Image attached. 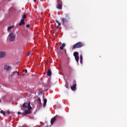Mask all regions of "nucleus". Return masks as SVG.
Returning a JSON list of instances; mask_svg holds the SVG:
<instances>
[{
    "label": "nucleus",
    "mask_w": 127,
    "mask_h": 127,
    "mask_svg": "<svg viewBox=\"0 0 127 127\" xmlns=\"http://www.w3.org/2000/svg\"><path fill=\"white\" fill-rule=\"evenodd\" d=\"M24 23H25L24 20L21 19L19 24V25L20 26H21V25H23V24H24Z\"/></svg>",
    "instance_id": "obj_13"
},
{
    "label": "nucleus",
    "mask_w": 127,
    "mask_h": 127,
    "mask_svg": "<svg viewBox=\"0 0 127 127\" xmlns=\"http://www.w3.org/2000/svg\"><path fill=\"white\" fill-rule=\"evenodd\" d=\"M64 52H65V53H66V50H64Z\"/></svg>",
    "instance_id": "obj_33"
},
{
    "label": "nucleus",
    "mask_w": 127,
    "mask_h": 127,
    "mask_svg": "<svg viewBox=\"0 0 127 127\" xmlns=\"http://www.w3.org/2000/svg\"><path fill=\"white\" fill-rule=\"evenodd\" d=\"M26 26V27H27V28H29V27H30V25L27 24Z\"/></svg>",
    "instance_id": "obj_25"
},
{
    "label": "nucleus",
    "mask_w": 127,
    "mask_h": 127,
    "mask_svg": "<svg viewBox=\"0 0 127 127\" xmlns=\"http://www.w3.org/2000/svg\"><path fill=\"white\" fill-rule=\"evenodd\" d=\"M47 103V99H45L44 100V104H43V107L45 108V107H46V104Z\"/></svg>",
    "instance_id": "obj_15"
},
{
    "label": "nucleus",
    "mask_w": 127,
    "mask_h": 127,
    "mask_svg": "<svg viewBox=\"0 0 127 127\" xmlns=\"http://www.w3.org/2000/svg\"><path fill=\"white\" fill-rule=\"evenodd\" d=\"M11 68V66L8 65H5L4 66V70H5V71H9L10 69Z\"/></svg>",
    "instance_id": "obj_6"
},
{
    "label": "nucleus",
    "mask_w": 127,
    "mask_h": 127,
    "mask_svg": "<svg viewBox=\"0 0 127 127\" xmlns=\"http://www.w3.org/2000/svg\"><path fill=\"white\" fill-rule=\"evenodd\" d=\"M39 94L40 95V94H42V91H39Z\"/></svg>",
    "instance_id": "obj_26"
},
{
    "label": "nucleus",
    "mask_w": 127,
    "mask_h": 127,
    "mask_svg": "<svg viewBox=\"0 0 127 127\" xmlns=\"http://www.w3.org/2000/svg\"><path fill=\"white\" fill-rule=\"evenodd\" d=\"M50 82H51V81H50V80H49V81H48V83H49H49H50Z\"/></svg>",
    "instance_id": "obj_31"
},
{
    "label": "nucleus",
    "mask_w": 127,
    "mask_h": 127,
    "mask_svg": "<svg viewBox=\"0 0 127 127\" xmlns=\"http://www.w3.org/2000/svg\"><path fill=\"white\" fill-rule=\"evenodd\" d=\"M57 8L58 9H62V4L58 3L57 5Z\"/></svg>",
    "instance_id": "obj_11"
},
{
    "label": "nucleus",
    "mask_w": 127,
    "mask_h": 127,
    "mask_svg": "<svg viewBox=\"0 0 127 127\" xmlns=\"http://www.w3.org/2000/svg\"><path fill=\"white\" fill-rule=\"evenodd\" d=\"M7 113L8 114H10V111H9V110H7Z\"/></svg>",
    "instance_id": "obj_27"
},
{
    "label": "nucleus",
    "mask_w": 127,
    "mask_h": 127,
    "mask_svg": "<svg viewBox=\"0 0 127 127\" xmlns=\"http://www.w3.org/2000/svg\"><path fill=\"white\" fill-rule=\"evenodd\" d=\"M34 1L35 2V1H36V0H34Z\"/></svg>",
    "instance_id": "obj_32"
},
{
    "label": "nucleus",
    "mask_w": 127,
    "mask_h": 127,
    "mask_svg": "<svg viewBox=\"0 0 127 127\" xmlns=\"http://www.w3.org/2000/svg\"><path fill=\"white\" fill-rule=\"evenodd\" d=\"M6 55V53L5 52H0V58H3Z\"/></svg>",
    "instance_id": "obj_7"
},
{
    "label": "nucleus",
    "mask_w": 127,
    "mask_h": 127,
    "mask_svg": "<svg viewBox=\"0 0 127 127\" xmlns=\"http://www.w3.org/2000/svg\"><path fill=\"white\" fill-rule=\"evenodd\" d=\"M14 74H15V72H12V73H11L10 76H11V77H12V76H14Z\"/></svg>",
    "instance_id": "obj_23"
},
{
    "label": "nucleus",
    "mask_w": 127,
    "mask_h": 127,
    "mask_svg": "<svg viewBox=\"0 0 127 127\" xmlns=\"http://www.w3.org/2000/svg\"><path fill=\"white\" fill-rule=\"evenodd\" d=\"M64 25H65L66 23H68V19L66 18H63L62 19Z\"/></svg>",
    "instance_id": "obj_8"
},
{
    "label": "nucleus",
    "mask_w": 127,
    "mask_h": 127,
    "mask_svg": "<svg viewBox=\"0 0 127 127\" xmlns=\"http://www.w3.org/2000/svg\"><path fill=\"white\" fill-rule=\"evenodd\" d=\"M47 75L48 76H51V75H52V72H51L50 69H48L47 71Z\"/></svg>",
    "instance_id": "obj_14"
},
{
    "label": "nucleus",
    "mask_w": 127,
    "mask_h": 127,
    "mask_svg": "<svg viewBox=\"0 0 127 127\" xmlns=\"http://www.w3.org/2000/svg\"><path fill=\"white\" fill-rule=\"evenodd\" d=\"M56 22H57V23L58 24V26H60V25H61V23H60L59 21H58V20H56Z\"/></svg>",
    "instance_id": "obj_20"
},
{
    "label": "nucleus",
    "mask_w": 127,
    "mask_h": 127,
    "mask_svg": "<svg viewBox=\"0 0 127 127\" xmlns=\"http://www.w3.org/2000/svg\"><path fill=\"white\" fill-rule=\"evenodd\" d=\"M83 46H84V45H83V43L81 42H78L73 45V49H77V48H81V47H83Z\"/></svg>",
    "instance_id": "obj_2"
},
{
    "label": "nucleus",
    "mask_w": 127,
    "mask_h": 127,
    "mask_svg": "<svg viewBox=\"0 0 127 127\" xmlns=\"http://www.w3.org/2000/svg\"><path fill=\"white\" fill-rule=\"evenodd\" d=\"M37 100L38 101H39V103L40 104H41V99H40V98H38V99H37Z\"/></svg>",
    "instance_id": "obj_24"
},
{
    "label": "nucleus",
    "mask_w": 127,
    "mask_h": 127,
    "mask_svg": "<svg viewBox=\"0 0 127 127\" xmlns=\"http://www.w3.org/2000/svg\"><path fill=\"white\" fill-rule=\"evenodd\" d=\"M0 103H1V100H0Z\"/></svg>",
    "instance_id": "obj_34"
},
{
    "label": "nucleus",
    "mask_w": 127,
    "mask_h": 127,
    "mask_svg": "<svg viewBox=\"0 0 127 127\" xmlns=\"http://www.w3.org/2000/svg\"><path fill=\"white\" fill-rule=\"evenodd\" d=\"M15 37L16 36L13 32L10 33L8 36V39L10 42H13L15 40Z\"/></svg>",
    "instance_id": "obj_1"
},
{
    "label": "nucleus",
    "mask_w": 127,
    "mask_h": 127,
    "mask_svg": "<svg viewBox=\"0 0 127 127\" xmlns=\"http://www.w3.org/2000/svg\"><path fill=\"white\" fill-rule=\"evenodd\" d=\"M32 54L31 53V52H30L28 53L27 56H30V55H32Z\"/></svg>",
    "instance_id": "obj_22"
},
{
    "label": "nucleus",
    "mask_w": 127,
    "mask_h": 127,
    "mask_svg": "<svg viewBox=\"0 0 127 127\" xmlns=\"http://www.w3.org/2000/svg\"><path fill=\"white\" fill-rule=\"evenodd\" d=\"M26 18V15H22V18L21 19H23V20H24V19Z\"/></svg>",
    "instance_id": "obj_18"
},
{
    "label": "nucleus",
    "mask_w": 127,
    "mask_h": 127,
    "mask_svg": "<svg viewBox=\"0 0 127 127\" xmlns=\"http://www.w3.org/2000/svg\"><path fill=\"white\" fill-rule=\"evenodd\" d=\"M21 112H18V115H21Z\"/></svg>",
    "instance_id": "obj_28"
},
{
    "label": "nucleus",
    "mask_w": 127,
    "mask_h": 127,
    "mask_svg": "<svg viewBox=\"0 0 127 127\" xmlns=\"http://www.w3.org/2000/svg\"><path fill=\"white\" fill-rule=\"evenodd\" d=\"M77 86V84H73L72 86H71V89L72 91H75L76 90V86Z\"/></svg>",
    "instance_id": "obj_9"
},
{
    "label": "nucleus",
    "mask_w": 127,
    "mask_h": 127,
    "mask_svg": "<svg viewBox=\"0 0 127 127\" xmlns=\"http://www.w3.org/2000/svg\"><path fill=\"white\" fill-rule=\"evenodd\" d=\"M13 27H14V26H10L8 27L7 29L8 32H9V30H10V29H11V28H13Z\"/></svg>",
    "instance_id": "obj_16"
},
{
    "label": "nucleus",
    "mask_w": 127,
    "mask_h": 127,
    "mask_svg": "<svg viewBox=\"0 0 127 127\" xmlns=\"http://www.w3.org/2000/svg\"><path fill=\"white\" fill-rule=\"evenodd\" d=\"M30 107H31L30 106V102H29L28 103H24L22 106L21 108V110H22L23 111H25L26 109H28Z\"/></svg>",
    "instance_id": "obj_4"
},
{
    "label": "nucleus",
    "mask_w": 127,
    "mask_h": 127,
    "mask_svg": "<svg viewBox=\"0 0 127 127\" xmlns=\"http://www.w3.org/2000/svg\"><path fill=\"white\" fill-rule=\"evenodd\" d=\"M0 113L2 114L3 115L5 116V112L3 111V110H1Z\"/></svg>",
    "instance_id": "obj_19"
},
{
    "label": "nucleus",
    "mask_w": 127,
    "mask_h": 127,
    "mask_svg": "<svg viewBox=\"0 0 127 127\" xmlns=\"http://www.w3.org/2000/svg\"><path fill=\"white\" fill-rule=\"evenodd\" d=\"M25 72L27 73V69H25Z\"/></svg>",
    "instance_id": "obj_30"
},
{
    "label": "nucleus",
    "mask_w": 127,
    "mask_h": 127,
    "mask_svg": "<svg viewBox=\"0 0 127 127\" xmlns=\"http://www.w3.org/2000/svg\"><path fill=\"white\" fill-rule=\"evenodd\" d=\"M17 74L18 76H19V72L17 71Z\"/></svg>",
    "instance_id": "obj_29"
},
{
    "label": "nucleus",
    "mask_w": 127,
    "mask_h": 127,
    "mask_svg": "<svg viewBox=\"0 0 127 127\" xmlns=\"http://www.w3.org/2000/svg\"><path fill=\"white\" fill-rule=\"evenodd\" d=\"M73 56L74 57L76 62L78 63V62H79V53L78 52H74Z\"/></svg>",
    "instance_id": "obj_5"
},
{
    "label": "nucleus",
    "mask_w": 127,
    "mask_h": 127,
    "mask_svg": "<svg viewBox=\"0 0 127 127\" xmlns=\"http://www.w3.org/2000/svg\"><path fill=\"white\" fill-rule=\"evenodd\" d=\"M31 110H32V107H30L28 108V110H24L25 111V113H22V115L24 117V116H27V115H30L31 114Z\"/></svg>",
    "instance_id": "obj_3"
},
{
    "label": "nucleus",
    "mask_w": 127,
    "mask_h": 127,
    "mask_svg": "<svg viewBox=\"0 0 127 127\" xmlns=\"http://www.w3.org/2000/svg\"><path fill=\"white\" fill-rule=\"evenodd\" d=\"M80 62L81 64H83V56H82V55H80Z\"/></svg>",
    "instance_id": "obj_17"
},
{
    "label": "nucleus",
    "mask_w": 127,
    "mask_h": 127,
    "mask_svg": "<svg viewBox=\"0 0 127 127\" xmlns=\"http://www.w3.org/2000/svg\"><path fill=\"white\" fill-rule=\"evenodd\" d=\"M58 3L62 4V1L61 0H58Z\"/></svg>",
    "instance_id": "obj_21"
},
{
    "label": "nucleus",
    "mask_w": 127,
    "mask_h": 127,
    "mask_svg": "<svg viewBox=\"0 0 127 127\" xmlns=\"http://www.w3.org/2000/svg\"><path fill=\"white\" fill-rule=\"evenodd\" d=\"M65 46H66V44H65L64 43H63L62 46H61L60 47V49H61V50H63V49H64V47H65Z\"/></svg>",
    "instance_id": "obj_12"
},
{
    "label": "nucleus",
    "mask_w": 127,
    "mask_h": 127,
    "mask_svg": "<svg viewBox=\"0 0 127 127\" xmlns=\"http://www.w3.org/2000/svg\"><path fill=\"white\" fill-rule=\"evenodd\" d=\"M56 121V118L53 117L51 120V125H53L54 124V122Z\"/></svg>",
    "instance_id": "obj_10"
}]
</instances>
